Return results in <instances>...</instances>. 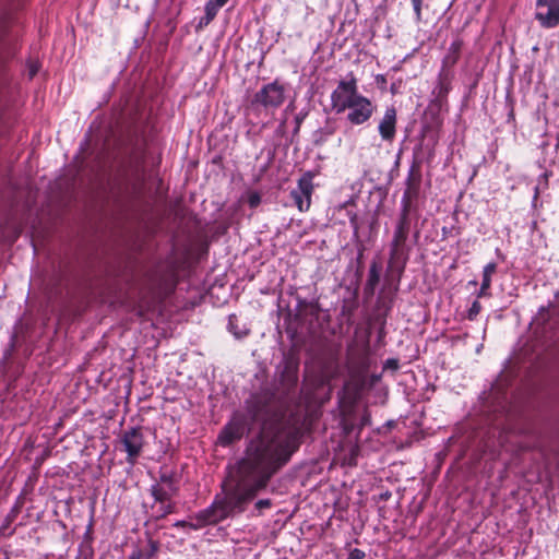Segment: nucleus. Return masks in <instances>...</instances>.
<instances>
[{"instance_id": "f257e3e1", "label": "nucleus", "mask_w": 559, "mask_h": 559, "mask_svg": "<svg viewBox=\"0 0 559 559\" xmlns=\"http://www.w3.org/2000/svg\"><path fill=\"white\" fill-rule=\"evenodd\" d=\"M286 460L287 454L278 443L261 441L230 471L222 484V491L210 507L194 515V522L179 521L176 525L199 530L245 512Z\"/></svg>"}, {"instance_id": "f03ea898", "label": "nucleus", "mask_w": 559, "mask_h": 559, "mask_svg": "<svg viewBox=\"0 0 559 559\" xmlns=\"http://www.w3.org/2000/svg\"><path fill=\"white\" fill-rule=\"evenodd\" d=\"M417 210L401 205L389 245V269L402 274L409 260L412 248L418 243L420 230L417 227Z\"/></svg>"}, {"instance_id": "7ed1b4c3", "label": "nucleus", "mask_w": 559, "mask_h": 559, "mask_svg": "<svg viewBox=\"0 0 559 559\" xmlns=\"http://www.w3.org/2000/svg\"><path fill=\"white\" fill-rule=\"evenodd\" d=\"M273 397L274 393H272L270 390H262L258 393L252 394L246 401L245 415L247 416V419L251 423V425L259 421H265V418L270 413V404ZM261 441H265L269 443H278L281 448L286 452L287 460L280 468H282L289 461L293 452L296 450L298 445L297 436L295 433L288 436L287 438H284L277 429L269 428L267 425L263 423L259 437L255 440L251 441L250 445L247 449L246 456L243 459H247L249 451L254 445L260 444Z\"/></svg>"}, {"instance_id": "20e7f679", "label": "nucleus", "mask_w": 559, "mask_h": 559, "mask_svg": "<svg viewBox=\"0 0 559 559\" xmlns=\"http://www.w3.org/2000/svg\"><path fill=\"white\" fill-rule=\"evenodd\" d=\"M331 105L336 114L347 112V120L355 126L367 122L374 111L371 100L358 93L357 80L353 73L348 80L338 82L331 94Z\"/></svg>"}, {"instance_id": "39448f33", "label": "nucleus", "mask_w": 559, "mask_h": 559, "mask_svg": "<svg viewBox=\"0 0 559 559\" xmlns=\"http://www.w3.org/2000/svg\"><path fill=\"white\" fill-rule=\"evenodd\" d=\"M150 491L154 500L159 503L157 512L160 518L173 513L175 506L171 499L179 491L177 474L175 472L162 471L158 481L152 485Z\"/></svg>"}, {"instance_id": "423d86ee", "label": "nucleus", "mask_w": 559, "mask_h": 559, "mask_svg": "<svg viewBox=\"0 0 559 559\" xmlns=\"http://www.w3.org/2000/svg\"><path fill=\"white\" fill-rule=\"evenodd\" d=\"M280 374V386L285 395H289L296 390L298 383L299 358L289 352L284 355Z\"/></svg>"}, {"instance_id": "0eeeda50", "label": "nucleus", "mask_w": 559, "mask_h": 559, "mask_svg": "<svg viewBox=\"0 0 559 559\" xmlns=\"http://www.w3.org/2000/svg\"><path fill=\"white\" fill-rule=\"evenodd\" d=\"M318 175L317 171H306L297 182V188L290 191V198L294 204L300 212L309 210L311 204V197L313 193V178Z\"/></svg>"}, {"instance_id": "6e6552de", "label": "nucleus", "mask_w": 559, "mask_h": 559, "mask_svg": "<svg viewBox=\"0 0 559 559\" xmlns=\"http://www.w3.org/2000/svg\"><path fill=\"white\" fill-rule=\"evenodd\" d=\"M250 429L251 423L247 419V416L235 414L231 420L219 432L218 441L222 445H229L240 440Z\"/></svg>"}, {"instance_id": "1a4fd4ad", "label": "nucleus", "mask_w": 559, "mask_h": 559, "mask_svg": "<svg viewBox=\"0 0 559 559\" xmlns=\"http://www.w3.org/2000/svg\"><path fill=\"white\" fill-rule=\"evenodd\" d=\"M120 441L123 451L127 452V462L133 465L142 453L145 443L142 429L140 427H132L123 431Z\"/></svg>"}, {"instance_id": "9d476101", "label": "nucleus", "mask_w": 559, "mask_h": 559, "mask_svg": "<svg viewBox=\"0 0 559 559\" xmlns=\"http://www.w3.org/2000/svg\"><path fill=\"white\" fill-rule=\"evenodd\" d=\"M285 100V88L277 81L264 85L255 93L253 103L264 108H278Z\"/></svg>"}, {"instance_id": "9b49d317", "label": "nucleus", "mask_w": 559, "mask_h": 559, "mask_svg": "<svg viewBox=\"0 0 559 559\" xmlns=\"http://www.w3.org/2000/svg\"><path fill=\"white\" fill-rule=\"evenodd\" d=\"M535 19L543 27L551 28L559 25V0H537Z\"/></svg>"}, {"instance_id": "f8f14e48", "label": "nucleus", "mask_w": 559, "mask_h": 559, "mask_svg": "<svg viewBox=\"0 0 559 559\" xmlns=\"http://www.w3.org/2000/svg\"><path fill=\"white\" fill-rule=\"evenodd\" d=\"M405 185L406 188L401 200V205L413 206L412 203L418 198L421 185V171L419 165L413 164L411 166Z\"/></svg>"}, {"instance_id": "ddd939ff", "label": "nucleus", "mask_w": 559, "mask_h": 559, "mask_svg": "<svg viewBox=\"0 0 559 559\" xmlns=\"http://www.w3.org/2000/svg\"><path fill=\"white\" fill-rule=\"evenodd\" d=\"M396 109L393 106L388 107L378 126L379 134L383 141L392 142L394 140L396 134Z\"/></svg>"}, {"instance_id": "4468645a", "label": "nucleus", "mask_w": 559, "mask_h": 559, "mask_svg": "<svg viewBox=\"0 0 559 559\" xmlns=\"http://www.w3.org/2000/svg\"><path fill=\"white\" fill-rule=\"evenodd\" d=\"M381 264L377 261H372L369 267L368 277L364 286V295L367 298H371L374 295L376 288L380 283Z\"/></svg>"}, {"instance_id": "2eb2a0df", "label": "nucleus", "mask_w": 559, "mask_h": 559, "mask_svg": "<svg viewBox=\"0 0 559 559\" xmlns=\"http://www.w3.org/2000/svg\"><path fill=\"white\" fill-rule=\"evenodd\" d=\"M228 0H207L205 3V15L201 19L200 25L210 24L216 16L221 8H223Z\"/></svg>"}, {"instance_id": "dca6fc26", "label": "nucleus", "mask_w": 559, "mask_h": 559, "mask_svg": "<svg viewBox=\"0 0 559 559\" xmlns=\"http://www.w3.org/2000/svg\"><path fill=\"white\" fill-rule=\"evenodd\" d=\"M450 91V83L444 78H440L437 86L433 90V95L436 96V100L441 105L443 100H445L447 95Z\"/></svg>"}, {"instance_id": "f3484780", "label": "nucleus", "mask_w": 559, "mask_h": 559, "mask_svg": "<svg viewBox=\"0 0 559 559\" xmlns=\"http://www.w3.org/2000/svg\"><path fill=\"white\" fill-rule=\"evenodd\" d=\"M461 47H462L461 40H454L451 44V46L449 48V53L445 56L443 62L445 64H450V66L454 64L459 59Z\"/></svg>"}, {"instance_id": "a211bd4d", "label": "nucleus", "mask_w": 559, "mask_h": 559, "mask_svg": "<svg viewBox=\"0 0 559 559\" xmlns=\"http://www.w3.org/2000/svg\"><path fill=\"white\" fill-rule=\"evenodd\" d=\"M228 330L236 337H242L248 334L247 330H240L238 326V317L236 314H230L228 317Z\"/></svg>"}, {"instance_id": "6ab92c4d", "label": "nucleus", "mask_w": 559, "mask_h": 559, "mask_svg": "<svg viewBox=\"0 0 559 559\" xmlns=\"http://www.w3.org/2000/svg\"><path fill=\"white\" fill-rule=\"evenodd\" d=\"M496 271H497V264L495 262H490V263L486 264L484 267V271H483L481 284L490 286L491 285V276L496 273Z\"/></svg>"}, {"instance_id": "aec40b11", "label": "nucleus", "mask_w": 559, "mask_h": 559, "mask_svg": "<svg viewBox=\"0 0 559 559\" xmlns=\"http://www.w3.org/2000/svg\"><path fill=\"white\" fill-rule=\"evenodd\" d=\"M481 310V305L478 300H475L467 312L468 320H474Z\"/></svg>"}, {"instance_id": "412c9836", "label": "nucleus", "mask_w": 559, "mask_h": 559, "mask_svg": "<svg viewBox=\"0 0 559 559\" xmlns=\"http://www.w3.org/2000/svg\"><path fill=\"white\" fill-rule=\"evenodd\" d=\"M271 507V499H260L254 503V509L258 511V515H260L264 509H269Z\"/></svg>"}, {"instance_id": "4be33fe9", "label": "nucleus", "mask_w": 559, "mask_h": 559, "mask_svg": "<svg viewBox=\"0 0 559 559\" xmlns=\"http://www.w3.org/2000/svg\"><path fill=\"white\" fill-rule=\"evenodd\" d=\"M424 0H412V4L416 14V20H421V8H423Z\"/></svg>"}, {"instance_id": "5701e85b", "label": "nucleus", "mask_w": 559, "mask_h": 559, "mask_svg": "<svg viewBox=\"0 0 559 559\" xmlns=\"http://www.w3.org/2000/svg\"><path fill=\"white\" fill-rule=\"evenodd\" d=\"M158 551V543L155 540L150 539L148 542V551L146 554L147 559H151L156 555Z\"/></svg>"}, {"instance_id": "b1692460", "label": "nucleus", "mask_w": 559, "mask_h": 559, "mask_svg": "<svg viewBox=\"0 0 559 559\" xmlns=\"http://www.w3.org/2000/svg\"><path fill=\"white\" fill-rule=\"evenodd\" d=\"M365 551L358 548H354L349 551L348 559H364Z\"/></svg>"}, {"instance_id": "393cba45", "label": "nucleus", "mask_w": 559, "mask_h": 559, "mask_svg": "<svg viewBox=\"0 0 559 559\" xmlns=\"http://www.w3.org/2000/svg\"><path fill=\"white\" fill-rule=\"evenodd\" d=\"M12 40H13V38H11L5 33H2L0 35V50L5 49V47L12 43Z\"/></svg>"}, {"instance_id": "a878e982", "label": "nucleus", "mask_w": 559, "mask_h": 559, "mask_svg": "<svg viewBox=\"0 0 559 559\" xmlns=\"http://www.w3.org/2000/svg\"><path fill=\"white\" fill-rule=\"evenodd\" d=\"M349 223H350V225L353 227L354 235H357L358 234V229H359L357 214H352L349 216Z\"/></svg>"}, {"instance_id": "bb28decb", "label": "nucleus", "mask_w": 559, "mask_h": 559, "mask_svg": "<svg viewBox=\"0 0 559 559\" xmlns=\"http://www.w3.org/2000/svg\"><path fill=\"white\" fill-rule=\"evenodd\" d=\"M490 288V286L488 285H485V284H481L480 285V289L477 294V297L478 298H481V297H486V296H489V293H488V289Z\"/></svg>"}, {"instance_id": "cd10ccee", "label": "nucleus", "mask_w": 559, "mask_h": 559, "mask_svg": "<svg viewBox=\"0 0 559 559\" xmlns=\"http://www.w3.org/2000/svg\"><path fill=\"white\" fill-rule=\"evenodd\" d=\"M19 513V508L14 507L11 512L7 515V522L11 523Z\"/></svg>"}, {"instance_id": "c85d7f7f", "label": "nucleus", "mask_w": 559, "mask_h": 559, "mask_svg": "<svg viewBox=\"0 0 559 559\" xmlns=\"http://www.w3.org/2000/svg\"><path fill=\"white\" fill-rule=\"evenodd\" d=\"M370 424V416L369 414H365L362 417H361V420H360V429L366 426V425H369Z\"/></svg>"}, {"instance_id": "c756f323", "label": "nucleus", "mask_w": 559, "mask_h": 559, "mask_svg": "<svg viewBox=\"0 0 559 559\" xmlns=\"http://www.w3.org/2000/svg\"><path fill=\"white\" fill-rule=\"evenodd\" d=\"M321 132L329 136V135H332L334 133V128L333 127H326L324 129L321 130Z\"/></svg>"}, {"instance_id": "7c9ffc66", "label": "nucleus", "mask_w": 559, "mask_h": 559, "mask_svg": "<svg viewBox=\"0 0 559 559\" xmlns=\"http://www.w3.org/2000/svg\"><path fill=\"white\" fill-rule=\"evenodd\" d=\"M259 201H260L259 197H252L250 199V205L255 206L259 203Z\"/></svg>"}, {"instance_id": "2f4dec72", "label": "nucleus", "mask_w": 559, "mask_h": 559, "mask_svg": "<svg viewBox=\"0 0 559 559\" xmlns=\"http://www.w3.org/2000/svg\"><path fill=\"white\" fill-rule=\"evenodd\" d=\"M10 524H11V523H8V522L5 521V523L0 527V533H1V534H5V531H7V528L9 527V525H10Z\"/></svg>"}, {"instance_id": "473e14b6", "label": "nucleus", "mask_w": 559, "mask_h": 559, "mask_svg": "<svg viewBox=\"0 0 559 559\" xmlns=\"http://www.w3.org/2000/svg\"><path fill=\"white\" fill-rule=\"evenodd\" d=\"M377 81H378V82L385 83V79H384V76H383V75H378V76H377Z\"/></svg>"}, {"instance_id": "72a5a7b5", "label": "nucleus", "mask_w": 559, "mask_h": 559, "mask_svg": "<svg viewBox=\"0 0 559 559\" xmlns=\"http://www.w3.org/2000/svg\"><path fill=\"white\" fill-rule=\"evenodd\" d=\"M36 74V69L35 68H32L31 70V76H34Z\"/></svg>"}, {"instance_id": "f704fd0d", "label": "nucleus", "mask_w": 559, "mask_h": 559, "mask_svg": "<svg viewBox=\"0 0 559 559\" xmlns=\"http://www.w3.org/2000/svg\"><path fill=\"white\" fill-rule=\"evenodd\" d=\"M362 258V250L359 251V254H358V261H360Z\"/></svg>"}, {"instance_id": "c9c22d12", "label": "nucleus", "mask_w": 559, "mask_h": 559, "mask_svg": "<svg viewBox=\"0 0 559 559\" xmlns=\"http://www.w3.org/2000/svg\"><path fill=\"white\" fill-rule=\"evenodd\" d=\"M469 284L477 285V282L476 281H472V282H469Z\"/></svg>"}, {"instance_id": "e433bc0d", "label": "nucleus", "mask_w": 559, "mask_h": 559, "mask_svg": "<svg viewBox=\"0 0 559 559\" xmlns=\"http://www.w3.org/2000/svg\"><path fill=\"white\" fill-rule=\"evenodd\" d=\"M393 364L396 365V360H393V362H390V366H393Z\"/></svg>"}, {"instance_id": "4c0bfd02", "label": "nucleus", "mask_w": 559, "mask_h": 559, "mask_svg": "<svg viewBox=\"0 0 559 559\" xmlns=\"http://www.w3.org/2000/svg\"><path fill=\"white\" fill-rule=\"evenodd\" d=\"M393 364L396 365V360H393V362H390V366H393Z\"/></svg>"}]
</instances>
